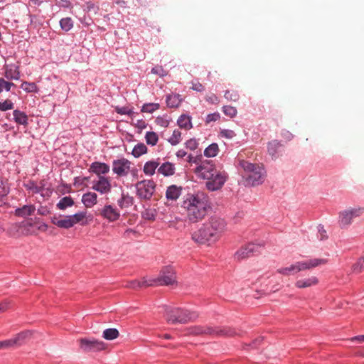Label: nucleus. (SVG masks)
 Here are the masks:
<instances>
[{"mask_svg": "<svg viewBox=\"0 0 364 364\" xmlns=\"http://www.w3.org/2000/svg\"><path fill=\"white\" fill-rule=\"evenodd\" d=\"M181 208L188 221L196 223L203 220L211 209L210 198L203 191L189 193L183 197Z\"/></svg>", "mask_w": 364, "mask_h": 364, "instance_id": "nucleus-1", "label": "nucleus"}, {"mask_svg": "<svg viewBox=\"0 0 364 364\" xmlns=\"http://www.w3.org/2000/svg\"><path fill=\"white\" fill-rule=\"evenodd\" d=\"M227 230L226 221L218 216H211L199 229L192 233V240L198 244L210 245L218 242Z\"/></svg>", "mask_w": 364, "mask_h": 364, "instance_id": "nucleus-2", "label": "nucleus"}, {"mask_svg": "<svg viewBox=\"0 0 364 364\" xmlns=\"http://www.w3.org/2000/svg\"><path fill=\"white\" fill-rule=\"evenodd\" d=\"M198 178L205 180V187L210 191H216L222 188L228 178L225 171H218L215 164L210 160L203 161L195 169Z\"/></svg>", "mask_w": 364, "mask_h": 364, "instance_id": "nucleus-3", "label": "nucleus"}, {"mask_svg": "<svg viewBox=\"0 0 364 364\" xmlns=\"http://www.w3.org/2000/svg\"><path fill=\"white\" fill-rule=\"evenodd\" d=\"M239 166L247 173L245 183L247 186H256L264 182V173L262 169L255 164L245 160L239 161Z\"/></svg>", "mask_w": 364, "mask_h": 364, "instance_id": "nucleus-4", "label": "nucleus"}, {"mask_svg": "<svg viewBox=\"0 0 364 364\" xmlns=\"http://www.w3.org/2000/svg\"><path fill=\"white\" fill-rule=\"evenodd\" d=\"M197 317L196 312L181 308L166 307L165 309V318L170 323H186L194 321Z\"/></svg>", "mask_w": 364, "mask_h": 364, "instance_id": "nucleus-5", "label": "nucleus"}, {"mask_svg": "<svg viewBox=\"0 0 364 364\" xmlns=\"http://www.w3.org/2000/svg\"><path fill=\"white\" fill-rule=\"evenodd\" d=\"M194 333L196 334L206 333L224 337L240 336L242 334V331L241 330H237L228 326L207 328L196 327Z\"/></svg>", "mask_w": 364, "mask_h": 364, "instance_id": "nucleus-6", "label": "nucleus"}, {"mask_svg": "<svg viewBox=\"0 0 364 364\" xmlns=\"http://www.w3.org/2000/svg\"><path fill=\"white\" fill-rule=\"evenodd\" d=\"M135 187L136 196L139 198L150 200L155 192L156 183L152 180H142L137 182Z\"/></svg>", "mask_w": 364, "mask_h": 364, "instance_id": "nucleus-7", "label": "nucleus"}, {"mask_svg": "<svg viewBox=\"0 0 364 364\" xmlns=\"http://www.w3.org/2000/svg\"><path fill=\"white\" fill-rule=\"evenodd\" d=\"M159 285H171L176 282V275L174 268L168 265L160 271L159 277L154 281Z\"/></svg>", "mask_w": 364, "mask_h": 364, "instance_id": "nucleus-8", "label": "nucleus"}, {"mask_svg": "<svg viewBox=\"0 0 364 364\" xmlns=\"http://www.w3.org/2000/svg\"><path fill=\"white\" fill-rule=\"evenodd\" d=\"M80 349L84 352H98L106 348V343L94 338L79 339Z\"/></svg>", "mask_w": 364, "mask_h": 364, "instance_id": "nucleus-9", "label": "nucleus"}, {"mask_svg": "<svg viewBox=\"0 0 364 364\" xmlns=\"http://www.w3.org/2000/svg\"><path fill=\"white\" fill-rule=\"evenodd\" d=\"M264 244L248 243L241 247L235 253V259L237 260H242L246 258L254 256L255 254L259 252L262 247H264Z\"/></svg>", "mask_w": 364, "mask_h": 364, "instance_id": "nucleus-10", "label": "nucleus"}, {"mask_svg": "<svg viewBox=\"0 0 364 364\" xmlns=\"http://www.w3.org/2000/svg\"><path fill=\"white\" fill-rule=\"evenodd\" d=\"M364 208H358L341 212L338 220L340 227L343 228L351 224L353 218L360 216Z\"/></svg>", "mask_w": 364, "mask_h": 364, "instance_id": "nucleus-11", "label": "nucleus"}, {"mask_svg": "<svg viewBox=\"0 0 364 364\" xmlns=\"http://www.w3.org/2000/svg\"><path fill=\"white\" fill-rule=\"evenodd\" d=\"M130 167L131 162L125 158L115 159L112 161V171L118 177L127 176L129 173Z\"/></svg>", "mask_w": 364, "mask_h": 364, "instance_id": "nucleus-12", "label": "nucleus"}, {"mask_svg": "<svg viewBox=\"0 0 364 364\" xmlns=\"http://www.w3.org/2000/svg\"><path fill=\"white\" fill-rule=\"evenodd\" d=\"M92 189L101 195L109 193L112 190V185L108 177L100 176L92 182Z\"/></svg>", "mask_w": 364, "mask_h": 364, "instance_id": "nucleus-13", "label": "nucleus"}, {"mask_svg": "<svg viewBox=\"0 0 364 364\" xmlns=\"http://www.w3.org/2000/svg\"><path fill=\"white\" fill-rule=\"evenodd\" d=\"M328 259L322 258H314L307 261L297 262L295 263L297 272L306 269H310L320 265L325 264Z\"/></svg>", "mask_w": 364, "mask_h": 364, "instance_id": "nucleus-14", "label": "nucleus"}, {"mask_svg": "<svg viewBox=\"0 0 364 364\" xmlns=\"http://www.w3.org/2000/svg\"><path fill=\"white\" fill-rule=\"evenodd\" d=\"M109 169L110 167L107 164L100 161H95L90 164L88 171L97 175L98 178L100 176H105V175L109 173Z\"/></svg>", "mask_w": 364, "mask_h": 364, "instance_id": "nucleus-15", "label": "nucleus"}, {"mask_svg": "<svg viewBox=\"0 0 364 364\" xmlns=\"http://www.w3.org/2000/svg\"><path fill=\"white\" fill-rule=\"evenodd\" d=\"M28 333L21 332L18 333L14 338L0 341V349L9 348L16 346L21 345L25 338L27 337Z\"/></svg>", "mask_w": 364, "mask_h": 364, "instance_id": "nucleus-16", "label": "nucleus"}, {"mask_svg": "<svg viewBox=\"0 0 364 364\" xmlns=\"http://www.w3.org/2000/svg\"><path fill=\"white\" fill-rule=\"evenodd\" d=\"M100 215L109 222H114L119 219L120 214L117 208L111 205H105L100 210Z\"/></svg>", "mask_w": 364, "mask_h": 364, "instance_id": "nucleus-17", "label": "nucleus"}, {"mask_svg": "<svg viewBox=\"0 0 364 364\" xmlns=\"http://www.w3.org/2000/svg\"><path fill=\"white\" fill-rule=\"evenodd\" d=\"M183 187L177 185H171L166 188L165 196L168 201H176L182 194Z\"/></svg>", "mask_w": 364, "mask_h": 364, "instance_id": "nucleus-18", "label": "nucleus"}, {"mask_svg": "<svg viewBox=\"0 0 364 364\" xmlns=\"http://www.w3.org/2000/svg\"><path fill=\"white\" fill-rule=\"evenodd\" d=\"M51 223L60 228L69 229L73 227V221L71 220L70 215H65L63 218L61 216H53L51 218Z\"/></svg>", "mask_w": 364, "mask_h": 364, "instance_id": "nucleus-19", "label": "nucleus"}, {"mask_svg": "<svg viewBox=\"0 0 364 364\" xmlns=\"http://www.w3.org/2000/svg\"><path fill=\"white\" fill-rule=\"evenodd\" d=\"M36 211V207L34 205H24L21 208L15 209L14 214L17 217L26 218L28 216L32 215Z\"/></svg>", "mask_w": 364, "mask_h": 364, "instance_id": "nucleus-20", "label": "nucleus"}, {"mask_svg": "<svg viewBox=\"0 0 364 364\" xmlns=\"http://www.w3.org/2000/svg\"><path fill=\"white\" fill-rule=\"evenodd\" d=\"M176 172L175 165L169 161H166L161 165L159 166L158 173L165 177H168L174 175Z\"/></svg>", "mask_w": 364, "mask_h": 364, "instance_id": "nucleus-21", "label": "nucleus"}, {"mask_svg": "<svg viewBox=\"0 0 364 364\" xmlns=\"http://www.w3.org/2000/svg\"><path fill=\"white\" fill-rule=\"evenodd\" d=\"M82 203L87 208H92L97 203V195L95 192H87L82 196Z\"/></svg>", "mask_w": 364, "mask_h": 364, "instance_id": "nucleus-22", "label": "nucleus"}, {"mask_svg": "<svg viewBox=\"0 0 364 364\" xmlns=\"http://www.w3.org/2000/svg\"><path fill=\"white\" fill-rule=\"evenodd\" d=\"M182 102L181 95L179 94H169L166 97V103L169 108H177L180 106Z\"/></svg>", "mask_w": 364, "mask_h": 364, "instance_id": "nucleus-23", "label": "nucleus"}, {"mask_svg": "<svg viewBox=\"0 0 364 364\" xmlns=\"http://www.w3.org/2000/svg\"><path fill=\"white\" fill-rule=\"evenodd\" d=\"M40 183L41 185L38 186L34 181L29 180L26 183L24 184V187L27 191H32L35 194L41 193V196H43L42 193L44 190L43 181H41Z\"/></svg>", "mask_w": 364, "mask_h": 364, "instance_id": "nucleus-24", "label": "nucleus"}, {"mask_svg": "<svg viewBox=\"0 0 364 364\" xmlns=\"http://www.w3.org/2000/svg\"><path fill=\"white\" fill-rule=\"evenodd\" d=\"M282 146V144L279 141L272 140L267 144V152L272 158H277Z\"/></svg>", "mask_w": 364, "mask_h": 364, "instance_id": "nucleus-25", "label": "nucleus"}, {"mask_svg": "<svg viewBox=\"0 0 364 364\" xmlns=\"http://www.w3.org/2000/svg\"><path fill=\"white\" fill-rule=\"evenodd\" d=\"M318 283V279L317 277H311L307 279L297 280L295 283V286L299 289H303L314 286Z\"/></svg>", "mask_w": 364, "mask_h": 364, "instance_id": "nucleus-26", "label": "nucleus"}, {"mask_svg": "<svg viewBox=\"0 0 364 364\" xmlns=\"http://www.w3.org/2000/svg\"><path fill=\"white\" fill-rule=\"evenodd\" d=\"M14 119L18 124L27 126L28 124V118L27 114L21 110L15 109L13 112Z\"/></svg>", "mask_w": 364, "mask_h": 364, "instance_id": "nucleus-27", "label": "nucleus"}, {"mask_svg": "<svg viewBox=\"0 0 364 364\" xmlns=\"http://www.w3.org/2000/svg\"><path fill=\"white\" fill-rule=\"evenodd\" d=\"M159 166V162L158 161H148L144 165L143 171L145 175L151 176L155 173Z\"/></svg>", "mask_w": 364, "mask_h": 364, "instance_id": "nucleus-28", "label": "nucleus"}, {"mask_svg": "<svg viewBox=\"0 0 364 364\" xmlns=\"http://www.w3.org/2000/svg\"><path fill=\"white\" fill-rule=\"evenodd\" d=\"M177 124L181 129H191L193 127L191 116L186 114H181L177 120Z\"/></svg>", "mask_w": 364, "mask_h": 364, "instance_id": "nucleus-29", "label": "nucleus"}, {"mask_svg": "<svg viewBox=\"0 0 364 364\" xmlns=\"http://www.w3.org/2000/svg\"><path fill=\"white\" fill-rule=\"evenodd\" d=\"M4 76H5V77L6 79H8L9 80H19V78L21 77V75H20V72H19V70H18V67L6 68L5 69Z\"/></svg>", "mask_w": 364, "mask_h": 364, "instance_id": "nucleus-30", "label": "nucleus"}, {"mask_svg": "<svg viewBox=\"0 0 364 364\" xmlns=\"http://www.w3.org/2000/svg\"><path fill=\"white\" fill-rule=\"evenodd\" d=\"M219 151L220 149L218 144L215 142H213L205 149L203 154L204 156L207 158H213L218 154Z\"/></svg>", "mask_w": 364, "mask_h": 364, "instance_id": "nucleus-31", "label": "nucleus"}, {"mask_svg": "<svg viewBox=\"0 0 364 364\" xmlns=\"http://www.w3.org/2000/svg\"><path fill=\"white\" fill-rule=\"evenodd\" d=\"M74 205V200L70 196H65L62 198L57 203L56 206L59 210H64L66 208Z\"/></svg>", "mask_w": 364, "mask_h": 364, "instance_id": "nucleus-32", "label": "nucleus"}, {"mask_svg": "<svg viewBox=\"0 0 364 364\" xmlns=\"http://www.w3.org/2000/svg\"><path fill=\"white\" fill-rule=\"evenodd\" d=\"M148 149L144 143H138L136 144L132 151V154L135 158H139L141 156L147 153Z\"/></svg>", "mask_w": 364, "mask_h": 364, "instance_id": "nucleus-33", "label": "nucleus"}, {"mask_svg": "<svg viewBox=\"0 0 364 364\" xmlns=\"http://www.w3.org/2000/svg\"><path fill=\"white\" fill-rule=\"evenodd\" d=\"M60 28L65 32L70 31L74 26L73 19L70 17L63 18L59 22Z\"/></svg>", "mask_w": 364, "mask_h": 364, "instance_id": "nucleus-34", "label": "nucleus"}, {"mask_svg": "<svg viewBox=\"0 0 364 364\" xmlns=\"http://www.w3.org/2000/svg\"><path fill=\"white\" fill-rule=\"evenodd\" d=\"M134 203L133 197L129 196L128 194H122V197L118 200L117 203L121 208H128L131 206Z\"/></svg>", "mask_w": 364, "mask_h": 364, "instance_id": "nucleus-35", "label": "nucleus"}, {"mask_svg": "<svg viewBox=\"0 0 364 364\" xmlns=\"http://www.w3.org/2000/svg\"><path fill=\"white\" fill-rule=\"evenodd\" d=\"M119 335V331L115 328H107L103 331L102 337L108 341L117 338Z\"/></svg>", "mask_w": 364, "mask_h": 364, "instance_id": "nucleus-36", "label": "nucleus"}, {"mask_svg": "<svg viewBox=\"0 0 364 364\" xmlns=\"http://www.w3.org/2000/svg\"><path fill=\"white\" fill-rule=\"evenodd\" d=\"M21 87L28 93H37L39 91V88L35 82L24 81L22 82Z\"/></svg>", "mask_w": 364, "mask_h": 364, "instance_id": "nucleus-37", "label": "nucleus"}, {"mask_svg": "<svg viewBox=\"0 0 364 364\" xmlns=\"http://www.w3.org/2000/svg\"><path fill=\"white\" fill-rule=\"evenodd\" d=\"M145 140L148 145L154 146L158 143L159 136L154 132H147L145 134Z\"/></svg>", "mask_w": 364, "mask_h": 364, "instance_id": "nucleus-38", "label": "nucleus"}, {"mask_svg": "<svg viewBox=\"0 0 364 364\" xmlns=\"http://www.w3.org/2000/svg\"><path fill=\"white\" fill-rule=\"evenodd\" d=\"M115 112L120 115H128L130 117H132L134 112V108H129V107H119L117 106L114 108Z\"/></svg>", "mask_w": 364, "mask_h": 364, "instance_id": "nucleus-39", "label": "nucleus"}, {"mask_svg": "<svg viewBox=\"0 0 364 364\" xmlns=\"http://www.w3.org/2000/svg\"><path fill=\"white\" fill-rule=\"evenodd\" d=\"M159 108L160 105L159 103H145L142 105L141 112L146 113H153Z\"/></svg>", "mask_w": 364, "mask_h": 364, "instance_id": "nucleus-40", "label": "nucleus"}, {"mask_svg": "<svg viewBox=\"0 0 364 364\" xmlns=\"http://www.w3.org/2000/svg\"><path fill=\"white\" fill-rule=\"evenodd\" d=\"M225 98L228 101L237 102L240 99L239 92L235 90H228L224 93Z\"/></svg>", "mask_w": 364, "mask_h": 364, "instance_id": "nucleus-41", "label": "nucleus"}, {"mask_svg": "<svg viewBox=\"0 0 364 364\" xmlns=\"http://www.w3.org/2000/svg\"><path fill=\"white\" fill-rule=\"evenodd\" d=\"M181 141V132L178 129H174L171 136L168 139L172 146L178 144Z\"/></svg>", "mask_w": 364, "mask_h": 364, "instance_id": "nucleus-42", "label": "nucleus"}, {"mask_svg": "<svg viewBox=\"0 0 364 364\" xmlns=\"http://www.w3.org/2000/svg\"><path fill=\"white\" fill-rule=\"evenodd\" d=\"M222 111L226 116L233 118L236 117L237 114V110L235 107L230 105H224L222 107Z\"/></svg>", "mask_w": 364, "mask_h": 364, "instance_id": "nucleus-43", "label": "nucleus"}, {"mask_svg": "<svg viewBox=\"0 0 364 364\" xmlns=\"http://www.w3.org/2000/svg\"><path fill=\"white\" fill-rule=\"evenodd\" d=\"M277 272L283 275H289L291 274L297 273L295 263L288 267L279 268L277 270Z\"/></svg>", "mask_w": 364, "mask_h": 364, "instance_id": "nucleus-44", "label": "nucleus"}, {"mask_svg": "<svg viewBox=\"0 0 364 364\" xmlns=\"http://www.w3.org/2000/svg\"><path fill=\"white\" fill-rule=\"evenodd\" d=\"M151 285H152V283H148L146 280H133L128 284L127 287L132 289H136Z\"/></svg>", "mask_w": 364, "mask_h": 364, "instance_id": "nucleus-45", "label": "nucleus"}, {"mask_svg": "<svg viewBox=\"0 0 364 364\" xmlns=\"http://www.w3.org/2000/svg\"><path fill=\"white\" fill-rule=\"evenodd\" d=\"M141 216L145 220H154L156 217V212L154 209L148 208L141 213Z\"/></svg>", "mask_w": 364, "mask_h": 364, "instance_id": "nucleus-46", "label": "nucleus"}, {"mask_svg": "<svg viewBox=\"0 0 364 364\" xmlns=\"http://www.w3.org/2000/svg\"><path fill=\"white\" fill-rule=\"evenodd\" d=\"M364 270V257H360L352 267L353 272L360 273Z\"/></svg>", "mask_w": 364, "mask_h": 364, "instance_id": "nucleus-47", "label": "nucleus"}, {"mask_svg": "<svg viewBox=\"0 0 364 364\" xmlns=\"http://www.w3.org/2000/svg\"><path fill=\"white\" fill-rule=\"evenodd\" d=\"M151 73L161 77L166 76L168 74V72L161 65H156L152 68Z\"/></svg>", "mask_w": 364, "mask_h": 364, "instance_id": "nucleus-48", "label": "nucleus"}, {"mask_svg": "<svg viewBox=\"0 0 364 364\" xmlns=\"http://www.w3.org/2000/svg\"><path fill=\"white\" fill-rule=\"evenodd\" d=\"M86 216V212H79L73 215H70L71 220L73 221V226L82 220Z\"/></svg>", "mask_w": 364, "mask_h": 364, "instance_id": "nucleus-49", "label": "nucleus"}, {"mask_svg": "<svg viewBox=\"0 0 364 364\" xmlns=\"http://www.w3.org/2000/svg\"><path fill=\"white\" fill-rule=\"evenodd\" d=\"M198 142L195 138L190 139L185 142V147L191 151L198 149Z\"/></svg>", "mask_w": 364, "mask_h": 364, "instance_id": "nucleus-50", "label": "nucleus"}, {"mask_svg": "<svg viewBox=\"0 0 364 364\" xmlns=\"http://www.w3.org/2000/svg\"><path fill=\"white\" fill-rule=\"evenodd\" d=\"M12 87H16V85L13 82L6 81L4 78H0V89L1 91L5 90L9 92Z\"/></svg>", "mask_w": 364, "mask_h": 364, "instance_id": "nucleus-51", "label": "nucleus"}, {"mask_svg": "<svg viewBox=\"0 0 364 364\" xmlns=\"http://www.w3.org/2000/svg\"><path fill=\"white\" fill-rule=\"evenodd\" d=\"M14 106V103L10 100H6L4 102H0V111L5 112L12 109Z\"/></svg>", "mask_w": 364, "mask_h": 364, "instance_id": "nucleus-52", "label": "nucleus"}, {"mask_svg": "<svg viewBox=\"0 0 364 364\" xmlns=\"http://www.w3.org/2000/svg\"><path fill=\"white\" fill-rule=\"evenodd\" d=\"M99 9V6L91 1H87L85 3V11L87 12L93 11L95 14H96L98 12Z\"/></svg>", "mask_w": 364, "mask_h": 364, "instance_id": "nucleus-53", "label": "nucleus"}, {"mask_svg": "<svg viewBox=\"0 0 364 364\" xmlns=\"http://www.w3.org/2000/svg\"><path fill=\"white\" fill-rule=\"evenodd\" d=\"M220 136L225 139H232L236 136L235 132L231 129H223L220 132Z\"/></svg>", "mask_w": 364, "mask_h": 364, "instance_id": "nucleus-54", "label": "nucleus"}, {"mask_svg": "<svg viewBox=\"0 0 364 364\" xmlns=\"http://www.w3.org/2000/svg\"><path fill=\"white\" fill-rule=\"evenodd\" d=\"M220 117V115L218 112H213L208 114L205 117V122L207 124L211 122H215L218 120Z\"/></svg>", "mask_w": 364, "mask_h": 364, "instance_id": "nucleus-55", "label": "nucleus"}, {"mask_svg": "<svg viewBox=\"0 0 364 364\" xmlns=\"http://www.w3.org/2000/svg\"><path fill=\"white\" fill-rule=\"evenodd\" d=\"M205 101L211 105H218L220 102L219 98L215 94H211L209 96H206Z\"/></svg>", "mask_w": 364, "mask_h": 364, "instance_id": "nucleus-56", "label": "nucleus"}, {"mask_svg": "<svg viewBox=\"0 0 364 364\" xmlns=\"http://www.w3.org/2000/svg\"><path fill=\"white\" fill-rule=\"evenodd\" d=\"M318 234H319L318 237L320 240H324L328 238L326 231L322 225H319L318 226Z\"/></svg>", "mask_w": 364, "mask_h": 364, "instance_id": "nucleus-57", "label": "nucleus"}, {"mask_svg": "<svg viewBox=\"0 0 364 364\" xmlns=\"http://www.w3.org/2000/svg\"><path fill=\"white\" fill-rule=\"evenodd\" d=\"M156 122L158 125L162 127H167L169 125V121L161 116H159L156 117Z\"/></svg>", "mask_w": 364, "mask_h": 364, "instance_id": "nucleus-58", "label": "nucleus"}, {"mask_svg": "<svg viewBox=\"0 0 364 364\" xmlns=\"http://www.w3.org/2000/svg\"><path fill=\"white\" fill-rule=\"evenodd\" d=\"M89 179V177H80V176H77V177H75L74 178V182H73V184L74 186H83L85 184V182L86 181H88Z\"/></svg>", "mask_w": 364, "mask_h": 364, "instance_id": "nucleus-59", "label": "nucleus"}, {"mask_svg": "<svg viewBox=\"0 0 364 364\" xmlns=\"http://www.w3.org/2000/svg\"><path fill=\"white\" fill-rule=\"evenodd\" d=\"M191 89L198 92H201L205 90L204 86L199 82H192Z\"/></svg>", "mask_w": 364, "mask_h": 364, "instance_id": "nucleus-60", "label": "nucleus"}, {"mask_svg": "<svg viewBox=\"0 0 364 364\" xmlns=\"http://www.w3.org/2000/svg\"><path fill=\"white\" fill-rule=\"evenodd\" d=\"M132 235H133L134 237H137L138 236L137 231H136L135 230L131 229V228H128L124 232V237L126 238H129L132 237Z\"/></svg>", "mask_w": 364, "mask_h": 364, "instance_id": "nucleus-61", "label": "nucleus"}, {"mask_svg": "<svg viewBox=\"0 0 364 364\" xmlns=\"http://www.w3.org/2000/svg\"><path fill=\"white\" fill-rule=\"evenodd\" d=\"M262 341H263L262 337H258L257 338L254 340L252 343L249 344L248 346L253 348H257L260 345V343L262 342Z\"/></svg>", "mask_w": 364, "mask_h": 364, "instance_id": "nucleus-62", "label": "nucleus"}, {"mask_svg": "<svg viewBox=\"0 0 364 364\" xmlns=\"http://www.w3.org/2000/svg\"><path fill=\"white\" fill-rule=\"evenodd\" d=\"M114 4L117 5L119 8H122V9L129 8L127 2L124 0H115Z\"/></svg>", "mask_w": 364, "mask_h": 364, "instance_id": "nucleus-63", "label": "nucleus"}, {"mask_svg": "<svg viewBox=\"0 0 364 364\" xmlns=\"http://www.w3.org/2000/svg\"><path fill=\"white\" fill-rule=\"evenodd\" d=\"M136 127L140 130H142L146 128L147 123L143 119H139L136 121Z\"/></svg>", "mask_w": 364, "mask_h": 364, "instance_id": "nucleus-64", "label": "nucleus"}]
</instances>
